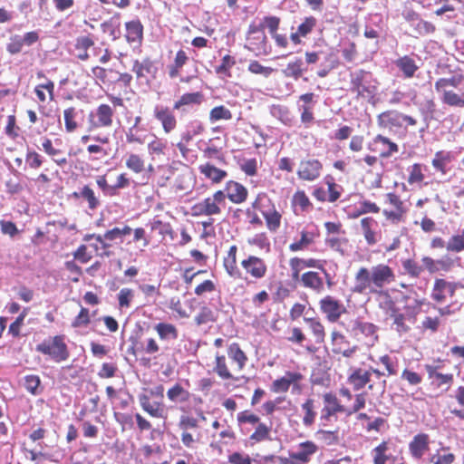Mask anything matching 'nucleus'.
<instances>
[{
	"mask_svg": "<svg viewBox=\"0 0 464 464\" xmlns=\"http://www.w3.org/2000/svg\"><path fill=\"white\" fill-rule=\"evenodd\" d=\"M35 351L49 356L55 362H62L70 357V352L64 342V335H55L38 343Z\"/></svg>",
	"mask_w": 464,
	"mask_h": 464,
	"instance_id": "nucleus-1",
	"label": "nucleus"
},
{
	"mask_svg": "<svg viewBox=\"0 0 464 464\" xmlns=\"http://www.w3.org/2000/svg\"><path fill=\"white\" fill-rule=\"evenodd\" d=\"M372 74L369 72L359 70L351 74L352 92L356 93L357 97L366 99L368 102L372 100L376 93V86L372 84Z\"/></svg>",
	"mask_w": 464,
	"mask_h": 464,
	"instance_id": "nucleus-2",
	"label": "nucleus"
},
{
	"mask_svg": "<svg viewBox=\"0 0 464 464\" xmlns=\"http://www.w3.org/2000/svg\"><path fill=\"white\" fill-rule=\"evenodd\" d=\"M247 48L256 54L267 53L266 36L263 25L251 24L247 33Z\"/></svg>",
	"mask_w": 464,
	"mask_h": 464,
	"instance_id": "nucleus-3",
	"label": "nucleus"
},
{
	"mask_svg": "<svg viewBox=\"0 0 464 464\" xmlns=\"http://www.w3.org/2000/svg\"><path fill=\"white\" fill-rule=\"evenodd\" d=\"M322 169L323 164L318 160L305 159L300 161L296 174L302 180L314 181L320 177Z\"/></svg>",
	"mask_w": 464,
	"mask_h": 464,
	"instance_id": "nucleus-4",
	"label": "nucleus"
},
{
	"mask_svg": "<svg viewBox=\"0 0 464 464\" xmlns=\"http://www.w3.org/2000/svg\"><path fill=\"white\" fill-rule=\"evenodd\" d=\"M372 285L378 289L382 288L385 285L392 283L394 278L392 269L387 265H377L370 270Z\"/></svg>",
	"mask_w": 464,
	"mask_h": 464,
	"instance_id": "nucleus-5",
	"label": "nucleus"
},
{
	"mask_svg": "<svg viewBox=\"0 0 464 464\" xmlns=\"http://www.w3.org/2000/svg\"><path fill=\"white\" fill-rule=\"evenodd\" d=\"M402 16L420 35H427L435 31L433 24L421 19L413 10H407L403 12Z\"/></svg>",
	"mask_w": 464,
	"mask_h": 464,
	"instance_id": "nucleus-6",
	"label": "nucleus"
},
{
	"mask_svg": "<svg viewBox=\"0 0 464 464\" xmlns=\"http://www.w3.org/2000/svg\"><path fill=\"white\" fill-rule=\"evenodd\" d=\"M113 110L108 104H101L95 112L90 114V122L93 128L110 127L112 124Z\"/></svg>",
	"mask_w": 464,
	"mask_h": 464,
	"instance_id": "nucleus-7",
	"label": "nucleus"
},
{
	"mask_svg": "<svg viewBox=\"0 0 464 464\" xmlns=\"http://www.w3.org/2000/svg\"><path fill=\"white\" fill-rule=\"evenodd\" d=\"M317 450L318 447L313 441L306 440L298 445L297 451H290L289 457L293 459L295 464H306Z\"/></svg>",
	"mask_w": 464,
	"mask_h": 464,
	"instance_id": "nucleus-8",
	"label": "nucleus"
},
{
	"mask_svg": "<svg viewBox=\"0 0 464 464\" xmlns=\"http://www.w3.org/2000/svg\"><path fill=\"white\" fill-rule=\"evenodd\" d=\"M320 307L331 322L337 321L345 311L343 305L331 295H327L320 301Z\"/></svg>",
	"mask_w": 464,
	"mask_h": 464,
	"instance_id": "nucleus-9",
	"label": "nucleus"
},
{
	"mask_svg": "<svg viewBox=\"0 0 464 464\" xmlns=\"http://www.w3.org/2000/svg\"><path fill=\"white\" fill-rule=\"evenodd\" d=\"M154 117L160 121L166 133L171 132L177 126L176 117L169 107L163 105L155 106Z\"/></svg>",
	"mask_w": 464,
	"mask_h": 464,
	"instance_id": "nucleus-10",
	"label": "nucleus"
},
{
	"mask_svg": "<svg viewBox=\"0 0 464 464\" xmlns=\"http://www.w3.org/2000/svg\"><path fill=\"white\" fill-rule=\"evenodd\" d=\"M430 438L426 433L415 435L409 443V450L414 459L420 460L429 450Z\"/></svg>",
	"mask_w": 464,
	"mask_h": 464,
	"instance_id": "nucleus-11",
	"label": "nucleus"
},
{
	"mask_svg": "<svg viewBox=\"0 0 464 464\" xmlns=\"http://www.w3.org/2000/svg\"><path fill=\"white\" fill-rule=\"evenodd\" d=\"M355 284L352 289L353 293L363 294L368 288L370 292L375 293L377 289L372 288V281L370 275V270L366 267H361L355 275Z\"/></svg>",
	"mask_w": 464,
	"mask_h": 464,
	"instance_id": "nucleus-12",
	"label": "nucleus"
},
{
	"mask_svg": "<svg viewBox=\"0 0 464 464\" xmlns=\"http://www.w3.org/2000/svg\"><path fill=\"white\" fill-rule=\"evenodd\" d=\"M242 266L255 278H262L266 273L265 262L256 256H250L241 263Z\"/></svg>",
	"mask_w": 464,
	"mask_h": 464,
	"instance_id": "nucleus-13",
	"label": "nucleus"
},
{
	"mask_svg": "<svg viewBox=\"0 0 464 464\" xmlns=\"http://www.w3.org/2000/svg\"><path fill=\"white\" fill-rule=\"evenodd\" d=\"M324 401L326 405L322 410V420H329L331 416L344 410L343 406L339 403L336 396L332 393H325L324 395Z\"/></svg>",
	"mask_w": 464,
	"mask_h": 464,
	"instance_id": "nucleus-14",
	"label": "nucleus"
},
{
	"mask_svg": "<svg viewBox=\"0 0 464 464\" xmlns=\"http://www.w3.org/2000/svg\"><path fill=\"white\" fill-rule=\"evenodd\" d=\"M270 114L277 119L284 125L292 127L295 122V118L289 108L282 104H273L269 108Z\"/></svg>",
	"mask_w": 464,
	"mask_h": 464,
	"instance_id": "nucleus-15",
	"label": "nucleus"
},
{
	"mask_svg": "<svg viewBox=\"0 0 464 464\" xmlns=\"http://www.w3.org/2000/svg\"><path fill=\"white\" fill-rule=\"evenodd\" d=\"M102 33L109 34L112 41L121 38V14L115 13L111 18L101 24Z\"/></svg>",
	"mask_w": 464,
	"mask_h": 464,
	"instance_id": "nucleus-16",
	"label": "nucleus"
},
{
	"mask_svg": "<svg viewBox=\"0 0 464 464\" xmlns=\"http://www.w3.org/2000/svg\"><path fill=\"white\" fill-rule=\"evenodd\" d=\"M225 191L229 200L236 204L244 202L247 197V189L236 181L227 182Z\"/></svg>",
	"mask_w": 464,
	"mask_h": 464,
	"instance_id": "nucleus-17",
	"label": "nucleus"
},
{
	"mask_svg": "<svg viewBox=\"0 0 464 464\" xmlns=\"http://www.w3.org/2000/svg\"><path fill=\"white\" fill-rule=\"evenodd\" d=\"M300 281L304 287L312 289L318 294L324 290L323 278L317 272L309 271L304 273L301 276Z\"/></svg>",
	"mask_w": 464,
	"mask_h": 464,
	"instance_id": "nucleus-18",
	"label": "nucleus"
},
{
	"mask_svg": "<svg viewBox=\"0 0 464 464\" xmlns=\"http://www.w3.org/2000/svg\"><path fill=\"white\" fill-rule=\"evenodd\" d=\"M203 95L199 92L184 93L173 105V110L187 111L186 107L198 105L202 102Z\"/></svg>",
	"mask_w": 464,
	"mask_h": 464,
	"instance_id": "nucleus-19",
	"label": "nucleus"
},
{
	"mask_svg": "<svg viewBox=\"0 0 464 464\" xmlns=\"http://www.w3.org/2000/svg\"><path fill=\"white\" fill-rule=\"evenodd\" d=\"M394 64L407 79L412 78L419 69L415 60L409 55L400 57L394 62Z\"/></svg>",
	"mask_w": 464,
	"mask_h": 464,
	"instance_id": "nucleus-20",
	"label": "nucleus"
},
{
	"mask_svg": "<svg viewBox=\"0 0 464 464\" xmlns=\"http://www.w3.org/2000/svg\"><path fill=\"white\" fill-rule=\"evenodd\" d=\"M371 381V372L361 368L355 369L348 377V383L354 391L362 389Z\"/></svg>",
	"mask_w": 464,
	"mask_h": 464,
	"instance_id": "nucleus-21",
	"label": "nucleus"
},
{
	"mask_svg": "<svg viewBox=\"0 0 464 464\" xmlns=\"http://www.w3.org/2000/svg\"><path fill=\"white\" fill-rule=\"evenodd\" d=\"M126 34L125 37L128 43L140 44L143 34V25L139 19L127 22L125 24Z\"/></svg>",
	"mask_w": 464,
	"mask_h": 464,
	"instance_id": "nucleus-22",
	"label": "nucleus"
},
{
	"mask_svg": "<svg viewBox=\"0 0 464 464\" xmlns=\"http://www.w3.org/2000/svg\"><path fill=\"white\" fill-rule=\"evenodd\" d=\"M441 93V102L450 107L464 108V91L455 92L451 90L437 91Z\"/></svg>",
	"mask_w": 464,
	"mask_h": 464,
	"instance_id": "nucleus-23",
	"label": "nucleus"
},
{
	"mask_svg": "<svg viewBox=\"0 0 464 464\" xmlns=\"http://www.w3.org/2000/svg\"><path fill=\"white\" fill-rule=\"evenodd\" d=\"M464 82V75L460 72H455L450 77L440 78L435 82L436 91H445L448 87L459 88Z\"/></svg>",
	"mask_w": 464,
	"mask_h": 464,
	"instance_id": "nucleus-24",
	"label": "nucleus"
},
{
	"mask_svg": "<svg viewBox=\"0 0 464 464\" xmlns=\"http://www.w3.org/2000/svg\"><path fill=\"white\" fill-rule=\"evenodd\" d=\"M198 215L213 216L218 215L221 212L220 207H218L211 198H207L201 202L196 204L193 208Z\"/></svg>",
	"mask_w": 464,
	"mask_h": 464,
	"instance_id": "nucleus-25",
	"label": "nucleus"
},
{
	"mask_svg": "<svg viewBox=\"0 0 464 464\" xmlns=\"http://www.w3.org/2000/svg\"><path fill=\"white\" fill-rule=\"evenodd\" d=\"M401 301L405 302L406 304L404 309L409 315L414 316L424 304L423 300L419 299L418 295L414 291H411L409 295H403Z\"/></svg>",
	"mask_w": 464,
	"mask_h": 464,
	"instance_id": "nucleus-26",
	"label": "nucleus"
},
{
	"mask_svg": "<svg viewBox=\"0 0 464 464\" xmlns=\"http://www.w3.org/2000/svg\"><path fill=\"white\" fill-rule=\"evenodd\" d=\"M438 366L435 365H425V370L428 373V377L432 381V383H436L438 387L443 384H450L453 380L452 374H442L438 372Z\"/></svg>",
	"mask_w": 464,
	"mask_h": 464,
	"instance_id": "nucleus-27",
	"label": "nucleus"
},
{
	"mask_svg": "<svg viewBox=\"0 0 464 464\" xmlns=\"http://www.w3.org/2000/svg\"><path fill=\"white\" fill-rule=\"evenodd\" d=\"M139 401L141 408L150 416L157 418H165L164 411L160 407V403L155 402L154 404H151L150 401V397L147 394H140Z\"/></svg>",
	"mask_w": 464,
	"mask_h": 464,
	"instance_id": "nucleus-28",
	"label": "nucleus"
},
{
	"mask_svg": "<svg viewBox=\"0 0 464 464\" xmlns=\"http://www.w3.org/2000/svg\"><path fill=\"white\" fill-rule=\"evenodd\" d=\"M380 125L401 127L402 125V113L397 111H387L378 116Z\"/></svg>",
	"mask_w": 464,
	"mask_h": 464,
	"instance_id": "nucleus-29",
	"label": "nucleus"
},
{
	"mask_svg": "<svg viewBox=\"0 0 464 464\" xmlns=\"http://www.w3.org/2000/svg\"><path fill=\"white\" fill-rule=\"evenodd\" d=\"M94 44L93 40L89 36H79L75 40L74 47L79 53L77 58L81 61H86L89 59L88 50Z\"/></svg>",
	"mask_w": 464,
	"mask_h": 464,
	"instance_id": "nucleus-30",
	"label": "nucleus"
},
{
	"mask_svg": "<svg viewBox=\"0 0 464 464\" xmlns=\"http://www.w3.org/2000/svg\"><path fill=\"white\" fill-rule=\"evenodd\" d=\"M132 72H135L138 79H142L148 74H153L155 68L150 59H144L141 62L135 60L132 65Z\"/></svg>",
	"mask_w": 464,
	"mask_h": 464,
	"instance_id": "nucleus-31",
	"label": "nucleus"
},
{
	"mask_svg": "<svg viewBox=\"0 0 464 464\" xmlns=\"http://www.w3.org/2000/svg\"><path fill=\"white\" fill-rule=\"evenodd\" d=\"M155 330L162 341H174L179 336L177 328L171 324L159 323Z\"/></svg>",
	"mask_w": 464,
	"mask_h": 464,
	"instance_id": "nucleus-32",
	"label": "nucleus"
},
{
	"mask_svg": "<svg viewBox=\"0 0 464 464\" xmlns=\"http://www.w3.org/2000/svg\"><path fill=\"white\" fill-rule=\"evenodd\" d=\"M41 382L40 377L35 374H28L24 377V389L34 396L40 395L44 392Z\"/></svg>",
	"mask_w": 464,
	"mask_h": 464,
	"instance_id": "nucleus-33",
	"label": "nucleus"
},
{
	"mask_svg": "<svg viewBox=\"0 0 464 464\" xmlns=\"http://www.w3.org/2000/svg\"><path fill=\"white\" fill-rule=\"evenodd\" d=\"M199 170L208 179H211L215 183L220 182L227 175L225 170L218 169L214 165H211L209 163L201 165L199 167Z\"/></svg>",
	"mask_w": 464,
	"mask_h": 464,
	"instance_id": "nucleus-34",
	"label": "nucleus"
},
{
	"mask_svg": "<svg viewBox=\"0 0 464 464\" xmlns=\"http://www.w3.org/2000/svg\"><path fill=\"white\" fill-rule=\"evenodd\" d=\"M303 65V60L301 58H296L295 61L289 62L282 72L285 77L298 80L304 71Z\"/></svg>",
	"mask_w": 464,
	"mask_h": 464,
	"instance_id": "nucleus-35",
	"label": "nucleus"
},
{
	"mask_svg": "<svg viewBox=\"0 0 464 464\" xmlns=\"http://www.w3.org/2000/svg\"><path fill=\"white\" fill-rule=\"evenodd\" d=\"M451 160V154L449 151L440 150L435 153V156L432 160L433 168L441 172V174L445 175L447 173L446 165L450 163Z\"/></svg>",
	"mask_w": 464,
	"mask_h": 464,
	"instance_id": "nucleus-36",
	"label": "nucleus"
},
{
	"mask_svg": "<svg viewBox=\"0 0 464 464\" xmlns=\"http://www.w3.org/2000/svg\"><path fill=\"white\" fill-rule=\"evenodd\" d=\"M227 355L229 359L237 363L240 370L245 366L247 360L245 353L241 350L239 344L237 343H233L228 346Z\"/></svg>",
	"mask_w": 464,
	"mask_h": 464,
	"instance_id": "nucleus-37",
	"label": "nucleus"
},
{
	"mask_svg": "<svg viewBox=\"0 0 464 464\" xmlns=\"http://www.w3.org/2000/svg\"><path fill=\"white\" fill-rule=\"evenodd\" d=\"M390 316L393 319V325L395 331L400 334H403L410 330V327L404 323L405 315L399 313L398 309L394 306L391 308Z\"/></svg>",
	"mask_w": 464,
	"mask_h": 464,
	"instance_id": "nucleus-38",
	"label": "nucleus"
},
{
	"mask_svg": "<svg viewBox=\"0 0 464 464\" xmlns=\"http://www.w3.org/2000/svg\"><path fill=\"white\" fill-rule=\"evenodd\" d=\"M167 396L171 401H188L189 392L186 391L180 384L176 383L173 387L169 389Z\"/></svg>",
	"mask_w": 464,
	"mask_h": 464,
	"instance_id": "nucleus-39",
	"label": "nucleus"
},
{
	"mask_svg": "<svg viewBox=\"0 0 464 464\" xmlns=\"http://www.w3.org/2000/svg\"><path fill=\"white\" fill-rule=\"evenodd\" d=\"M73 197L82 198L87 200L89 208L91 209H95L100 204L93 190L89 186H84L80 192H74Z\"/></svg>",
	"mask_w": 464,
	"mask_h": 464,
	"instance_id": "nucleus-40",
	"label": "nucleus"
},
{
	"mask_svg": "<svg viewBox=\"0 0 464 464\" xmlns=\"http://www.w3.org/2000/svg\"><path fill=\"white\" fill-rule=\"evenodd\" d=\"M315 437L318 440L322 441L326 446L337 445L339 443L338 431H330L324 430H319L315 433Z\"/></svg>",
	"mask_w": 464,
	"mask_h": 464,
	"instance_id": "nucleus-41",
	"label": "nucleus"
},
{
	"mask_svg": "<svg viewBox=\"0 0 464 464\" xmlns=\"http://www.w3.org/2000/svg\"><path fill=\"white\" fill-rule=\"evenodd\" d=\"M314 242V234L306 231L301 232V238L298 241L292 243L289 246V249L292 252H296L306 248L309 245Z\"/></svg>",
	"mask_w": 464,
	"mask_h": 464,
	"instance_id": "nucleus-42",
	"label": "nucleus"
},
{
	"mask_svg": "<svg viewBox=\"0 0 464 464\" xmlns=\"http://www.w3.org/2000/svg\"><path fill=\"white\" fill-rule=\"evenodd\" d=\"M231 111L223 105L214 107L209 112V121L214 123L220 120H231Z\"/></svg>",
	"mask_w": 464,
	"mask_h": 464,
	"instance_id": "nucleus-43",
	"label": "nucleus"
},
{
	"mask_svg": "<svg viewBox=\"0 0 464 464\" xmlns=\"http://www.w3.org/2000/svg\"><path fill=\"white\" fill-rule=\"evenodd\" d=\"M302 410L304 411L303 423L304 426L309 427L314 422L316 416L314 411V401L312 399L306 400V401L302 404Z\"/></svg>",
	"mask_w": 464,
	"mask_h": 464,
	"instance_id": "nucleus-44",
	"label": "nucleus"
},
{
	"mask_svg": "<svg viewBox=\"0 0 464 464\" xmlns=\"http://www.w3.org/2000/svg\"><path fill=\"white\" fill-rule=\"evenodd\" d=\"M147 138L148 135L144 134L139 128L130 127L126 132V140L128 143L143 144L146 142Z\"/></svg>",
	"mask_w": 464,
	"mask_h": 464,
	"instance_id": "nucleus-45",
	"label": "nucleus"
},
{
	"mask_svg": "<svg viewBox=\"0 0 464 464\" xmlns=\"http://www.w3.org/2000/svg\"><path fill=\"white\" fill-rule=\"evenodd\" d=\"M78 112L76 111L75 108L70 107L64 110L63 111V117H64V122H65V130L68 132L74 131L78 124L75 121V119L77 117Z\"/></svg>",
	"mask_w": 464,
	"mask_h": 464,
	"instance_id": "nucleus-46",
	"label": "nucleus"
},
{
	"mask_svg": "<svg viewBox=\"0 0 464 464\" xmlns=\"http://www.w3.org/2000/svg\"><path fill=\"white\" fill-rule=\"evenodd\" d=\"M304 321L308 324L310 329L312 330L315 337V342L317 343H323L324 339V329L323 324L319 321L312 318H304Z\"/></svg>",
	"mask_w": 464,
	"mask_h": 464,
	"instance_id": "nucleus-47",
	"label": "nucleus"
},
{
	"mask_svg": "<svg viewBox=\"0 0 464 464\" xmlns=\"http://www.w3.org/2000/svg\"><path fill=\"white\" fill-rule=\"evenodd\" d=\"M446 249L457 253L464 250V230L460 235H454L449 239Z\"/></svg>",
	"mask_w": 464,
	"mask_h": 464,
	"instance_id": "nucleus-48",
	"label": "nucleus"
},
{
	"mask_svg": "<svg viewBox=\"0 0 464 464\" xmlns=\"http://www.w3.org/2000/svg\"><path fill=\"white\" fill-rule=\"evenodd\" d=\"M448 286V282L444 279H436L432 291V298L439 302L442 303L445 299V287Z\"/></svg>",
	"mask_w": 464,
	"mask_h": 464,
	"instance_id": "nucleus-49",
	"label": "nucleus"
},
{
	"mask_svg": "<svg viewBox=\"0 0 464 464\" xmlns=\"http://www.w3.org/2000/svg\"><path fill=\"white\" fill-rule=\"evenodd\" d=\"M215 371L218 376L224 380H229L233 378L232 374L227 367L226 358L224 355H217Z\"/></svg>",
	"mask_w": 464,
	"mask_h": 464,
	"instance_id": "nucleus-50",
	"label": "nucleus"
},
{
	"mask_svg": "<svg viewBox=\"0 0 464 464\" xmlns=\"http://www.w3.org/2000/svg\"><path fill=\"white\" fill-rule=\"evenodd\" d=\"M236 61L235 58L230 55H225L222 60L221 63L217 66L216 72L220 75L224 76H230L229 70L235 65Z\"/></svg>",
	"mask_w": 464,
	"mask_h": 464,
	"instance_id": "nucleus-51",
	"label": "nucleus"
},
{
	"mask_svg": "<svg viewBox=\"0 0 464 464\" xmlns=\"http://www.w3.org/2000/svg\"><path fill=\"white\" fill-rule=\"evenodd\" d=\"M374 142L382 143L383 145H387L388 151L382 153V157H383V158H389L392 156V153H395L399 150V147L396 143L392 141L389 138L382 136L381 134H379L375 137Z\"/></svg>",
	"mask_w": 464,
	"mask_h": 464,
	"instance_id": "nucleus-52",
	"label": "nucleus"
},
{
	"mask_svg": "<svg viewBox=\"0 0 464 464\" xmlns=\"http://www.w3.org/2000/svg\"><path fill=\"white\" fill-rule=\"evenodd\" d=\"M453 453L440 455L438 452L430 455L428 459H424L425 462L430 464H452L455 460Z\"/></svg>",
	"mask_w": 464,
	"mask_h": 464,
	"instance_id": "nucleus-53",
	"label": "nucleus"
},
{
	"mask_svg": "<svg viewBox=\"0 0 464 464\" xmlns=\"http://www.w3.org/2000/svg\"><path fill=\"white\" fill-rule=\"evenodd\" d=\"M126 166L135 173H140L144 169V160L137 154H130L126 160Z\"/></svg>",
	"mask_w": 464,
	"mask_h": 464,
	"instance_id": "nucleus-54",
	"label": "nucleus"
},
{
	"mask_svg": "<svg viewBox=\"0 0 464 464\" xmlns=\"http://www.w3.org/2000/svg\"><path fill=\"white\" fill-rule=\"evenodd\" d=\"M24 43L22 41V35L14 34L9 39V43L6 44V51L14 55L22 52Z\"/></svg>",
	"mask_w": 464,
	"mask_h": 464,
	"instance_id": "nucleus-55",
	"label": "nucleus"
},
{
	"mask_svg": "<svg viewBox=\"0 0 464 464\" xmlns=\"http://www.w3.org/2000/svg\"><path fill=\"white\" fill-rule=\"evenodd\" d=\"M134 297V291L130 288H122L118 294L120 308H128Z\"/></svg>",
	"mask_w": 464,
	"mask_h": 464,
	"instance_id": "nucleus-56",
	"label": "nucleus"
},
{
	"mask_svg": "<svg viewBox=\"0 0 464 464\" xmlns=\"http://www.w3.org/2000/svg\"><path fill=\"white\" fill-rule=\"evenodd\" d=\"M424 179V175L421 170V166L419 163H415L411 167L410 174L408 177V183L410 185H413L416 183H420Z\"/></svg>",
	"mask_w": 464,
	"mask_h": 464,
	"instance_id": "nucleus-57",
	"label": "nucleus"
},
{
	"mask_svg": "<svg viewBox=\"0 0 464 464\" xmlns=\"http://www.w3.org/2000/svg\"><path fill=\"white\" fill-rule=\"evenodd\" d=\"M354 330L359 331L365 336H372L376 333L377 326L372 323L356 321L354 324Z\"/></svg>",
	"mask_w": 464,
	"mask_h": 464,
	"instance_id": "nucleus-58",
	"label": "nucleus"
},
{
	"mask_svg": "<svg viewBox=\"0 0 464 464\" xmlns=\"http://www.w3.org/2000/svg\"><path fill=\"white\" fill-rule=\"evenodd\" d=\"M326 184L328 186V198L329 202L336 201L341 196V186L333 181L332 178H326Z\"/></svg>",
	"mask_w": 464,
	"mask_h": 464,
	"instance_id": "nucleus-59",
	"label": "nucleus"
},
{
	"mask_svg": "<svg viewBox=\"0 0 464 464\" xmlns=\"http://www.w3.org/2000/svg\"><path fill=\"white\" fill-rule=\"evenodd\" d=\"M248 71L254 74H261L265 77H268L274 70L271 67L263 66L257 61H251L248 65Z\"/></svg>",
	"mask_w": 464,
	"mask_h": 464,
	"instance_id": "nucleus-60",
	"label": "nucleus"
},
{
	"mask_svg": "<svg viewBox=\"0 0 464 464\" xmlns=\"http://www.w3.org/2000/svg\"><path fill=\"white\" fill-rule=\"evenodd\" d=\"M269 431L270 429L265 423L259 422L250 439L256 442L265 440L268 438Z\"/></svg>",
	"mask_w": 464,
	"mask_h": 464,
	"instance_id": "nucleus-61",
	"label": "nucleus"
},
{
	"mask_svg": "<svg viewBox=\"0 0 464 464\" xmlns=\"http://www.w3.org/2000/svg\"><path fill=\"white\" fill-rule=\"evenodd\" d=\"M315 24L316 19L314 17H306L304 21L298 26L297 34H301L303 37H305L308 34L312 32Z\"/></svg>",
	"mask_w": 464,
	"mask_h": 464,
	"instance_id": "nucleus-62",
	"label": "nucleus"
},
{
	"mask_svg": "<svg viewBox=\"0 0 464 464\" xmlns=\"http://www.w3.org/2000/svg\"><path fill=\"white\" fill-rule=\"evenodd\" d=\"M298 110L301 111V121L304 123L306 127H308L314 121V113L312 111V109L309 105L305 104H297Z\"/></svg>",
	"mask_w": 464,
	"mask_h": 464,
	"instance_id": "nucleus-63",
	"label": "nucleus"
},
{
	"mask_svg": "<svg viewBox=\"0 0 464 464\" xmlns=\"http://www.w3.org/2000/svg\"><path fill=\"white\" fill-rule=\"evenodd\" d=\"M436 104L433 100H427L423 103H421L420 107V111L423 116L425 121H428L432 118L433 113L435 111Z\"/></svg>",
	"mask_w": 464,
	"mask_h": 464,
	"instance_id": "nucleus-64",
	"label": "nucleus"
}]
</instances>
